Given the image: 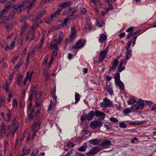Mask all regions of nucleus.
<instances>
[{
	"instance_id": "f257e3e1",
	"label": "nucleus",
	"mask_w": 156,
	"mask_h": 156,
	"mask_svg": "<svg viewBox=\"0 0 156 156\" xmlns=\"http://www.w3.org/2000/svg\"><path fill=\"white\" fill-rule=\"evenodd\" d=\"M13 122L12 124V125H9L8 126V128L7 131H8L9 129H11L9 131H8V134L7 135V136L10 135H13V137L16 131L17 130L18 128V123L16 122V119H13Z\"/></svg>"
},
{
	"instance_id": "f03ea898",
	"label": "nucleus",
	"mask_w": 156,
	"mask_h": 156,
	"mask_svg": "<svg viewBox=\"0 0 156 156\" xmlns=\"http://www.w3.org/2000/svg\"><path fill=\"white\" fill-rule=\"evenodd\" d=\"M40 124L41 122L40 120L37 119H35L34 123L31 129L33 132V136L31 138L32 140L34 139L38 129L39 128Z\"/></svg>"
},
{
	"instance_id": "7ed1b4c3",
	"label": "nucleus",
	"mask_w": 156,
	"mask_h": 156,
	"mask_svg": "<svg viewBox=\"0 0 156 156\" xmlns=\"http://www.w3.org/2000/svg\"><path fill=\"white\" fill-rule=\"evenodd\" d=\"M36 29V27L34 26H31L30 29L28 31V33L26 35L25 39L27 40L29 38H30V40H33L34 39V36L35 33V31Z\"/></svg>"
},
{
	"instance_id": "20e7f679",
	"label": "nucleus",
	"mask_w": 156,
	"mask_h": 156,
	"mask_svg": "<svg viewBox=\"0 0 156 156\" xmlns=\"http://www.w3.org/2000/svg\"><path fill=\"white\" fill-rule=\"evenodd\" d=\"M8 12V10L5 9L0 12V23H5V21L7 20L8 17L5 16Z\"/></svg>"
},
{
	"instance_id": "39448f33",
	"label": "nucleus",
	"mask_w": 156,
	"mask_h": 156,
	"mask_svg": "<svg viewBox=\"0 0 156 156\" xmlns=\"http://www.w3.org/2000/svg\"><path fill=\"white\" fill-rule=\"evenodd\" d=\"M114 79L115 81V84L117 86L119 87L122 90L124 89V86L123 83L120 80L119 73H118L115 75Z\"/></svg>"
},
{
	"instance_id": "423d86ee",
	"label": "nucleus",
	"mask_w": 156,
	"mask_h": 156,
	"mask_svg": "<svg viewBox=\"0 0 156 156\" xmlns=\"http://www.w3.org/2000/svg\"><path fill=\"white\" fill-rule=\"evenodd\" d=\"M144 104V101L141 99H140L137 102V104L132 106L131 108L133 110L141 109L143 108Z\"/></svg>"
},
{
	"instance_id": "0eeeda50",
	"label": "nucleus",
	"mask_w": 156,
	"mask_h": 156,
	"mask_svg": "<svg viewBox=\"0 0 156 156\" xmlns=\"http://www.w3.org/2000/svg\"><path fill=\"white\" fill-rule=\"evenodd\" d=\"M86 41L83 39H80L78 41L76 44L73 46L72 48V49H77L83 47L86 43Z\"/></svg>"
},
{
	"instance_id": "6e6552de",
	"label": "nucleus",
	"mask_w": 156,
	"mask_h": 156,
	"mask_svg": "<svg viewBox=\"0 0 156 156\" xmlns=\"http://www.w3.org/2000/svg\"><path fill=\"white\" fill-rule=\"evenodd\" d=\"M100 105L101 107L107 108L111 106L112 104V102L108 99L105 98L104 99L103 102L100 103Z\"/></svg>"
},
{
	"instance_id": "1a4fd4ad",
	"label": "nucleus",
	"mask_w": 156,
	"mask_h": 156,
	"mask_svg": "<svg viewBox=\"0 0 156 156\" xmlns=\"http://www.w3.org/2000/svg\"><path fill=\"white\" fill-rule=\"evenodd\" d=\"M71 34L70 35V40L74 39L76 36V26L74 25H72L71 26Z\"/></svg>"
},
{
	"instance_id": "9d476101",
	"label": "nucleus",
	"mask_w": 156,
	"mask_h": 156,
	"mask_svg": "<svg viewBox=\"0 0 156 156\" xmlns=\"http://www.w3.org/2000/svg\"><path fill=\"white\" fill-rule=\"evenodd\" d=\"M100 149L98 147H94L90 149L86 153L87 156H93L95 154L99 151Z\"/></svg>"
},
{
	"instance_id": "9b49d317",
	"label": "nucleus",
	"mask_w": 156,
	"mask_h": 156,
	"mask_svg": "<svg viewBox=\"0 0 156 156\" xmlns=\"http://www.w3.org/2000/svg\"><path fill=\"white\" fill-rule=\"evenodd\" d=\"M102 125V122L100 121H92L90 124V127L93 129H96L99 126H101Z\"/></svg>"
},
{
	"instance_id": "f8f14e48",
	"label": "nucleus",
	"mask_w": 156,
	"mask_h": 156,
	"mask_svg": "<svg viewBox=\"0 0 156 156\" xmlns=\"http://www.w3.org/2000/svg\"><path fill=\"white\" fill-rule=\"evenodd\" d=\"M30 95L29 97V98L30 101L32 100V97L33 95H35L37 94V87L34 85L31 86L30 88Z\"/></svg>"
},
{
	"instance_id": "ddd939ff",
	"label": "nucleus",
	"mask_w": 156,
	"mask_h": 156,
	"mask_svg": "<svg viewBox=\"0 0 156 156\" xmlns=\"http://www.w3.org/2000/svg\"><path fill=\"white\" fill-rule=\"evenodd\" d=\"M118 59L116 58L113 62L112 67L110 68L109 70L110 72L111 73L112 71H114L116 69V66L118 64Z\"/></svg>"
},
{
	"instance_id": "4468645a",
	"label": "nucleus",
	"mask_w": 156,
	"mask_h": 156,
	"mask_svg": "<svg viewBox=\"0 0 156 156\" xmlns=\"http://www.w3.org/2000/svg\"><path fill=\"white\" fill-rule=\"evenodd\" d=\"M108 47H107L105 50L101 51L99 58H102L104 59L106 58L107 53L108 52Z\"/></svg>"
},
{
	"instance_id": "2eb2a0df",
	"label": "nucleus",
	"mask_w": 156,
	"mask_h": 156,
	"mask_svg": "<svg viewBox=\"0 0 156 156\" xmlns=\"http://www.w3.org/2000/svg\"><path fill=\"white\" fill-rule=\"evenodd\" d=\"M30 4L26 6V9L27 10L28 13H29L30 9L32 8V6L35 4L36 0H30Z\"/></svg>"
},
{
	"instance_id": "dca6fc26",
	"label": "nucleus",
	"mask_w": 156,
	"mask_h": 156,
	"mask_svg": "<svg viewBox=\"0 0 156 156\" xmlns=\"http://www.w3.org/2000/svg\"><path fill=\"white\" fill-rule=\"evenodd\" d=\"M72 4L71 1L64 2L60 3L59 6L63 8L67 7Z\"/></svg>"
},
{
	"instance_id": "f3484780",
	"label": "nucleus",
	"mask_w": 156,
	"mask_h": 156,
	"mask_svg": "<svg viewBox=\"0 0 156 156\" xmlns=\"http://www.w3.org/2000/svg\"><path fill=\"white\" fill-rule=\"evenodd\" d=\"M59 44L58 41L54 40L51 43V48L52 49L55 48V50H57L58 45Z\"/></svg>"
},
{
	"instance_id": "a211bd4d",
	"label": "nucleus",
	"mask_w": 156,
	"mask_h": 156,
	"mask_svg": "<svg viewBox=\"0 0 156 156\" xmlns=\"http://www.w3.org/2000/svg\"><path fill=\"white\" fill-rule=\"evenodd\" d=\"M29 25L28 24L24 23V24L21 28L20 34L22 35H23L24 34L25 30L28 27Z\"/></svg>"
},
{
	"instance_id": "6ab92c4d",
	"label": "nucleus",
	"mask_w": 156,
	"mask_h": 156,
	"mask_svg": "<svg viewBox=\"0 0 156 156\" xmlns=\"http://www.w3.org/2000/svg\"><path fill=\"white\" fill-rule=\"evenodd\" d=\"M95 115V112L94 111H90L88 115H87V119L89 121L92 120L93 117Z\"/></svg>"
},
{
	"instance_id": "aec40b11",
	"label": "nucleus",
	"mask_w": 156,
	"mask_h": 156,
	"mask_svg": "<svg viewBox=\"0 0 156 156\" xmlns=\"http://www.w3.org/2000/svg\"><path fill=\"white\" fill-rule=\"evenodd\" d=\"M23 9V8L22 7V5L20 4L15 7L14 10L16 13L19 14L22 11Z\"/></svg>"
},
{
	"instance_id": "412c9836",
	"label": "nucleus",
	"mask_w": 156,
	"mask_h": 156,
	"mask_svg": "<svg viewBox=\"0 0 156 156\" xmlns=\"http://www.w3.org/2000/svg\"><path fill=\"white\" fill-rule=\"evenodd\" d=\"M107 39V36L104 34H101L100 35L99 41L101 43H103Z\"/></svg>"
},
{
	"instance_id": "4be33fe9",
	"label": "nucleus",
	"mask_w": 156,
	"mask_h": 156,
	"mask_svg": "<svg viewBox=\"0 0 156 156\" xmlns=\"http://www.w3.org/2000/svg\"><path fill=\"white\" fill-rule=\"evenodd\" d=\"M78 9V8L77 7H75L72 8L70 7L68 9L69 12L71 11L72 14L71 15H69V16H71V17L73 16L74 14L77 11Z\"/></svg>"
},
{
	"instance_id": "5701e85b",
	"label": "nucleus",
	"mask_w": 156,
	"mask_h": 156,
	"mask_svg": "<svg viewBox=\"0 0 156 156\" xmlns=\"http://www.w3.org/2000/svg\"><path fill=\"white\" fill-rule=\"evenodd\" d=\"M62 11V9H58L56 10L55 12L51 15L52 18H57L59 16V13Z\"/></svg>"
},
{
	"instance_id": "b1692460",
	"label": "nucleus",
	"mask_w": 156,
	"mask_h": 156,
	"mask_svg": "<svg viewBox=\"0 0 156 156\" xmlns=\"http://www.w3.org/2000/svg\"><path fill=\"white\" fill-rule=\"evenodd\" d=\"M73 18H72L71 16L68 15L67 16L64 20L62 22V25L63 26L66 25L67 24V22L70 20L73 19Z\"/></svg>"
},
{
	"instance_id": "393cba45",
	"label": "nucleus",
	"mask_w": 156,
	"mask_h": 156,
	"mask_svg": "<svg viewBox=\"0 0 156 156\" xmlns=\"http://www.w3.org/2000/svg\"><path fill=\"white\" fill-rule=\"evenodd\" d=\"M95 115H96L97 116H99L105 118V114L99 111L98 110H95Z\"/></svg>"
},
{
	"instance_id": "a878e982",
	"label": "nucleus",
	"mask_w": 156,
	"mask_h": 156,
	"mask_svg": "<svg viewBox=\"0 0 156 156\" xmlns=\"http://www.w3.org/2000/svg\"><path fill=\"white\" fill-rule=\"evenodd\" d=\"M111 144V142L108 140L103 141L101 143V145L103 146H107Z\"/></svg>"
},
{
	"instance_id": "bb28decb",
	"label": "nucleus",
	"mask_w": 156,
	"mask_h": 156,
	"mask_svg": "<svg viewBox=\"0 0 156 156\" xmlns=\"http://www.w3.org/2000/svg\"><path fill=\"white\" fill-rule=\"evenodd\" d=\"M23 76L21 74H19L17 77V83L18 85H21L22 84V79Z\"/></svg>"
},
{
	"instance_id": "cd10ccee",
	"label": "nucleus",
	"mask_w": 156,
	"mask_h": 156,
	"mask_svg": "<svg viewBox=\"0 0 156 156\" xmlns=\"http://www.w3.org/2000/svg\"><path fill=\"white\" fill-rule=\"evenodd\" d=\"M100 142V141L98 139H95L91 140L90 141V143L92 144H97Z\"/></svg>"
},
{
	"instance_id": "c85d7f7f",
	"label": "nucleus",
	"mask_w": 156,
	"mask_h": 156,
	"mask_svg": "<svg viewBox=\"0 0 156 156\" xmlns=\"http://www.w3.org/2000/svg\"><path fill=\"white\" fill-rule=\"evenodd\" d=\"M108 5V7L106 8L105 7L104 8L105 11L106 13H107L109 10H111L113 9V7L112 5V4L111 3L110 1H109V3H107Z\"/></svg>"
},
{
	"instance_id": "c756f323",
	"label": "nucleus",
	"mask_w": 156,
	"mask_h": 156,
	"mask_svg": "<svg viewBox=\"0 0 156 156\" xmlns=\"http://www.w3.org/2000/svg\"><path fill=\"white\" fill-rule=\"evenodd\" d=\"M16 13L13 10V11H11L9 14V18L10 19H13L14 18L16 17Z\"/></svg>"
},
{
	"instance_id": "7c9ffc66",
	"label": "nucleus",
	"mask_w": 156,
	"mask_h": 156,
	"mask_svg": "<svg viewBox=\"0 0 156 156\" xmlns=\"http://www.w3.org/2000/svg\"><path fill=\"white\" fill-rule=\"evenodd\" d=\"M46 12V10H44L41 12L39 14L38 16L37 17V19L39 20L42 17L45 13Z\"/></svg>"
},
{
	"instance_id": "2f4dec72",
	"label": "nucleus",
	"mask_w": 156,
	"mask_h": 156,
	"mask_svg": "<svg viewBox=\"0 0 156 156\" xmlns=\"http://www.w3.org/2000/svg\"><path fill=\"white\" fill-rule=\"evenodd\" d=\"M12 23L9 22L5 25V26L7 30H10L12 28Z\"/></svg>"
},
{
	"instance_id": "473e14b6",
	"label": "nucleus",
	"mask_w": 156,
	"mask_h": 156,
	"mask_svg": "<svg viewBox=\"0 0 156 156\" xmlns=\"http://www.w3.org/2000/svg\"><path fill=\"white\" fill-rule=\"evenodd\" d=\"M11 110L8 109L7 113V120L8 121H10L11 119Z\"/></svg>"
},
{
	"instance_id": "72a5a7b5",
	"label": "nucleus",
	"mask_w": 156,
	"mask_h": 156,
	"mask_svg": "<svg viewBox=\"0 0 156 156\" xmlns=\"http://www.w3.org/2000/svg\"><path fill=\"white\" fill-rule=\"evenodd\" d=\"M127 52L126 53V58L128 60L132 55V50L131 49L128 50H126Z\"/></svg>"
},
{
	"instance_id": "f704fd0d",
	"label": "nucleus",
	"mask_w": 156,
	"mask_h": 156,
	"mask_svg": "<svg viewBox=\"0 0 156 156\" xmlns=\"http://www.w3.org/2000/svg\"><path fill=\"white\" fill-rule=\"evenodd\" d=\"M32 104L30 103L29 104L28 106L27 109L28 112H33L34 111V108L32 107Z\"/></svg>"
},
{
	"instance_id": "c9c22d12",
	"label": "nucleus",
	"mask_w": 156,
	"mask_h": 156,
	"mask_svg": "<svg viewBox=\"0 0 156 156\" xmlns=\"http://www.w3.org/2000/svg\"><path fill=\"white\" fill-rule=\"evenodd\" d=\"M75 103L76 104L80 100V97L79 94L77 93H76L75 94Z\"/></svg>"
},
{
	"instance_id": "e433bc0d",
	"label": "nucleus",
	"mask_w": 156,
	"mask_h": 156,
	"mask_svg": "<svg viewBox=\"0 0 156 156\" xmlns=\"http://www.w3.org/2000/svg\"><path fill=\"white\" fill-rule=\"evenodd\" d=\"M30 0H25L22 2V3L20 4L21 5H22V7L23 8V9H25V7L29 2H30Z\"/></svg>"
},
{
	"instance_id": "4c0bfd02",
	"label": "nucleus",
	"mask_w": 156,
	"mask_h": 156,
	"mask_svg": "<svg viewBox=\"0 0 156 156\" xmlns=\"http://www.w3.org/2000/svg\"><path fill=\"white\" fill-rule=\"evenodd\" d=\"M34 72H28L27 74V76L26 78L29 81V82L30 81L31 78L32 76V75L33 74Z\"/></svg>"
},
{
	"instance_id": "58836bf2",
	"label": "nucleus",
	"mask_w": 156,
	"mask_h": 156,
	"mask_svg": "<svg viewBox=\"0 0 156 156\" xmlns=\"http://www.w3.org/2000/svg\"><path fill=\"white\" fill-rule=\"evenodd\" d=\"M53 18H52L51 16L50 17L48 18L47 19L45 20V22L46 23L49 24L51 23L53 21Z\"/></svg>"
},
{
	"instance_id": "ea45409f",
	"label": "nucleus",
	"mask_w": 156,
	"mask_h": 156,
	"mask_svg": "<svg viewBox=\"0 0 156 156\" xmlns=\"http://www.w3.org/2000/svg\"><path fill=\"white\" fill-rule=\"evenodd\" d=\"M22 64V61H19L18 63L16 65L15 68V70L16 71H17L21 67Z\"/></svg>"
},
{
	"instance_id": "a19ab883",
	"label": "nucleus",
	"mask_w": 156,
	"mask_h": 156,
	"mask_svg": "<svg viewBox=\"0 0 156 156\" xmlns=\"http://www.w3.org/2000/svg\"><path fill=\"white\" fill-rule=\"evenodd\" d=\"M15 0H10L9 1V2L7 3V5L5 6V9L7 10L10 8V5L14 2Z\"/></svg>"
},
{
	"instance_id": "79ce46f5",
	"label": "nucleus",
	"mask_w": 156,
	"mask_h": 156,
	"mask_svg": "<svg viewBox=\"0 0 156 156\" xmlns=\"http://www.w3.org/2000/svg\"><path fill=\"white\" fill-rule=\"evenodd\" d=\"M35 106L36 107L39 106L41 105L42 104V102L41 100H37V99H35Z\"/></svg>"
},
{
	"instance_id": "37998d69",
	"label": "nucleus",
	"mask_w": 156,
	"mask_h": 156,
	"mask_svg": "<svg viewBox=\"0 0 156 156\" xmlns=\"http://www.w3.org/2000/svg\"><path fill=\"white\" fill-rule=\"evenodd\" d=\"M105 127L107 129H109L112 128V126L109 122L105 123L104 124Z\"/></svg>"
},
{
	"instance_id": "c03bdc74",
	"label": "nucleus",
	"mask_w": 156,
	"mask_h": 156,
	"mask_svg": "<svg viewBox=\"0 0 156 156\" xmlns=\"http://www.w3.org/2000/svg\"><path fill=\"white\" fill-rule=\"evenodd\" d=\"M90 1L94 5H96L98 3L101 5H102V3L100 2V0H90Z\"/></svg>"
},
{
	"instance_id": "a18cd8bd",
	"label": "nucleus",
	"mask_w": 156,
	"mask_h": 156,
	"mask_svg": "<svg viewBox=\"0 0 156 156\" xmlns=\"http://www.w3.org/2000/svg\"><path fill=\"white\" fill-rule=\"evenodd\" d=\"M63 38V33L62 32H60L59 35V38L58 40L57 41L60 43V41H62Z\"/></svg>"
},
{
	"instance_id": "49530a36",
	"label": "nucleus",
	"mask_w": 156,
	"mask_h": 156,
	"mask_svg": "<svg viewBox=\"0 0 156 156\" xmlns=\"http://www.w3.org/2000/svg\"><path fill=\"white\" fill-rule=\"evenodd\" d=\"M5 126L3 123H2L1 132H0L1 134L4 133L5 132Z\"/></svg>"
},
{
	"instance_id": "de8ad7c7",
	"label": "nucleus",
	"mask_w": 156,
	"mask_h": 156,
	"mask_svg": "<svg viewBox=\"0 0 156 156\" xmlns=\"http://www.w3.org/2000/svg\"><path fill=\"white\" fill-rule=\"evenodd\" d=\"M87 115H83L81 117V120L82 122H85L87 120Z\"/></svg>"
},
{
	"instance_id": "09e8293b",
	"label": "nucleus",
	"mask_w": 156,
	"mask_h": 156,
	"mask_svg": "<svg viewBox=\"0 0 156 156\" xmlns=\"http://www.w3.org/2000/svg\"><path fill=\"white\" fill-rule=\"evenodd\" d=\"M39 150L38 148L35 149L34 150L31 154L35 156H36Z\"/></svg>"
},
{
	"instance_id": "8fccbe9b",
	"label": "nucleus",
	"mask_w": 156,
	"mask_h": 156,
	"mask_svg": "<svg viewBox=\"0 0 156 156\" xmlns=\"http://www.w3.org/2000/svg\"><path fill=\"white\" fill-rule=\"evenodd\" d=\"M144 123L143 121H136L135 122H133L130 123L131 125H138L142 124Z\"/></svg>"
},
{
	"instance_id": "3c124183",
	"label": "nucleus",
	"mask_w": 156,
	"mask_h": 156,
	"mask_svg": "<svg viewBox=\"0 0 156 156\" xmlns=\"http://www.w3.org/2000/svg\"><path fill=\"white\" fill-rule=\"evenodd\" d=\"M135 102L136 101L135 99L133 98H132L129 100L128 102V104L129 105H131L135 103Z\"/></svg>"
},
{
	"instance_id": "603ef678",
	"label": "nucleus",
	"mask_w": 156,
	"mask_h": 156,
	"mask_svg": "<svg viewBox=\"0 0 156 156\" xmlns=\"http://www.w3.org/2000/svg\"><path fill=\"white\" fill-rule=\"evenodd\" d=\"M132 40H130L127 43V46L126 48V50H129V48L130 46L132 44Z\"/></svg>"
},
{
	"instance_id": "864d4df0",
	"label": "nucleus",
	"mask_w": 156,
	"mask_h": 156,
	"mask_svg": "<svg viewBox=\"0 0 156 156\" xmlns=\"http://www.w3.org/2000/svg\"><path fill=\"white\" fill-rule=\"evenodd\" d=\"M119 126L120 127L122 128H126L127 127L126 124L123 122L120 123L119 124Z\"/></svg>"
},
{
	"instance_id": "5fc2aeb1",
	"label": "nucleus",
	"mask_w": 156,
	"mask_h": 156,
	"mask_svg": "<svg viewBox=\"0 0 156 156\" xmlns=\"http://www.w3.org/2000/svg\"><path fill=\"white\" fill-rule=\"evenodd\" d=\"M12 105L14 108H16L18 106V103L16 99H14L13 101Z\"/></svg>"
},
{
	"instance_id": "6e6d98bb",
	"label": "nucleus",
	"mask_w": 156,
	"mask_h": 156,
	"mask_svg": "<svg viewBox=\"0 0 156 156\" xmlns=\"http://www.w3.org/2000/svg\"><path fill=\"white\" fill-rule=\"evenodd\" d=\"M80 10L82 14L85 15L87 13V11L85 9L83 8H81L80 9Z\"/></svg>"
},
{
	"instance_id": "4d7b16f0",
	"label": "nucleus",
	"mask_w": 156,
	"mask_h": 156,
	"mask_svg": "<svg viewBox=\"0 0 156 156\" xmlns=\"http://www.w3.org/2000/svg\"><path fill=\"white\" fill-rule=\"evenodd\" d=\"M127 61L126 60V58H124L122 61L120 63L119 67H121L122 66L123 64L124 63V64H126V63Z\"/></svg>"
},
{
	"instance_id": "13d9d810",
	"label": "nucleus",
	"mask_w": 156,
	"mask_h": 156,
	"mask_svg": "<svg viewBox=\"0 0 156 156\" xmlns=\"http://www.w3.org/2000/svg\"><path fill=\"white\" fill-rule=\"evenodd\" d=\"M75 144L70 142H68L67 143L66 146L69 147L70 148H71L74 147Z\"/></svg>"
},
{
	"instance_id": "bf43d9fd",
	"label": "nucleus",
	"mask_w": 156,
	"mask_h": 156,
	"mask_svg": "<svg viewBox=\"0 0 156 156\" xmlns=\"http://www.w3.org/2000/svg\"><path fill=\"white\" fill-rule=\"evenodd\" d=\"M30 113L28 115V117L29 121H30L31 119H33V117L34 116V115L33 114V112H30Z\"/></svg>"
},
{
	"instance_id": "052dcab7",
	"label": "nucleus",
	"mask_w": 156,
	"mask_h": 156,
	"mask_svg": "<svg viewBox=\"0 0 156 156\" xmlns=\"http://www.w3.org/2000/svg\"><path fill=\"white\" fill-rule=\"evenodd\" d=\"M123 112L125 114H128L131 112L130 109L129 108H126L123 110Z\"/></svg>"
},
{
	"instance_id": "680f3d73",
	"label": "nucleus",
	"mask_w": 156,
	"mask_h": 156,
	"mask_svg": "<svg viewBox=\"0 0 156 156\" xmlns=\"http://www.w3.org/2000/svg\"><path fill=\"white\" fill-rule=\"evenodd\" d=\"M110 120L113 122H118V120L115 117H112L110 118Z\"/></svg>"
},
{
	"instance_id": "e2e57ef3",
	"label": "nucleus",
	"mask_w": 156,
	"mask_h": 156,
	"mask_svg": "<svg viewBox=\"0 0 156 156\" xmlns=\"http://www.w3.org/2000/svg\"><path fill=\"white\" fill-rule=\"evenodd\" d=\"M134 35L133 34V33L131 32L130 33H129L126 37V39H128Z\"/></svg>"
},
{
	"instance_id": "0e129e2a",
	"label": "nucleus",
	"mask_w": 156,
	"mask_h": 156,
	"mask_svg": "<svg viewBox=\"0 0 156 156\" xmlns=\"http://www.w3.org/2000/svg\"><path fill=\"white\" fill-rule=\"evenodd\" d=\"M103 24L104 22L102 21L98 22L97 23V25L99 27H101Z\"/></svg>"
},
{
	"instance_id": "69168bd1",
	"label": "nucleus",
	"mask_w": 156,
	"mask_h": 156,
	"mask_svg": "<svg viewBox=\"0 0 156 156\" xmlns=\"http://www.w3.org/2000/svg\"><path fill=\"white\" fill-rule=\"evenodd\" d=\"M133 29V27H130L126 30V32H129L132 31Z\"/></svg>"
},
{
	"instance_id": "338daca9",
	"label": "nucleus",
	"mask_w": 156,
	"mask_h": 156,
	"mask_svg": "<svg viewBox=\"0 0 156 156\" xmlns=\"http://www.w3.org/2000/svg\"><path fill=\"white\" fill-rule=\"evenodd\" d=\"M72 150H70L66 154L65 156H70L72 153Z\"/></svg>"
},
{
	"instance_id": "774afa93",
	"label": "nucleus",
	"mask_w": 156,
	"mask_h": 156,
	"mask_svg": "<svg viewBox=\"0 0 156 156\" xmlns=\"http://www.w3.org/2000/svg\"><path fill=\"white\" fill-rule=\"evenodd\" d=\"M151 110L156 112V104L154 105L153 107L151 109Z\"/></svg>"
}]
</instances>
